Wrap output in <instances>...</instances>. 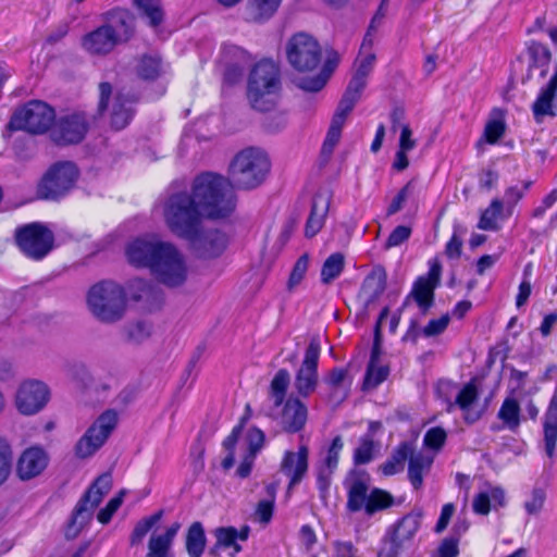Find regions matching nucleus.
Masks as SVG:
<instances>
[{"label": "nucleus", "mask_w": 557, "mask_h": 557, "mask_svg": "<svg viewBox=\"0 0 557 557\" xmlns=\"http://www.w3.org/2000/svg\"><path fill=\"white\" fill-rule=\"evenodd\" d=\"M236 208V196L224 176L214 173L198 175L190 193H171L163 205V216L170 231L182 238H194L203 218L224 219Z\"/></svg>", "instance_id": "1"}, {"label": "nucleus", "mask_w": 557, "mask_h": 557, "mask_svg": "<svg viewBox=\"0 0 557 557\" xmlns=\"http://www.w3.org/2000/svg\"><path fill=\"white\" fill-rule=\"evenodd\" d=\"M271 162L265 151L248 147L238 151L230 163L228 177H224L234 188L251 190L263 184L270 173Z\"/></svg>", "instance_id": "2"}, {"label": "nucleus", "mask_w": 557, "mask_h": 557, "mask_svg": "<svg viewBox=\"0 0 557 557\" xmlns=\"http://www.w3.org/2000/svg\"><path fill=\"white\" fill-rule=\"evenodd\" d=\"M347 492L346 507L351 512L363 510L367 516L394 505V497L385 490L370 488L371 479L364 471H351L344 482Z\"/></svg>", "instance_id": "3"}, {"label": "nucleus", "mask_w": 557, "mask_h": 557, "mask_svg": "<svg viewBox=\"0 0 557 557\" xmlns=\"http://www.w3.org/2000/svg\"><path fill=\"white\" fill-rule=\"evenodd\" d=\"M127 297L124 288L111 281L94 285L87 295V306L91 314L104 323L121 320L126 311Z\"/></svg>", "instance_id": "4"}, {"label": "nucleus", "mask_w": 557, "mask_h": 557, "mask_svg": "<svg viewBox=\"0 0 557 557\" xmlns=\"http://www.w3.org/2000/svg\"><path fill=\"white\" fill-rule=\"evenodd\" d=\"M280 90V71L269 60L256 64L248 82V99L259 111H269L275 103Z\"/></svg>", "instance_id": "5"}, {"label": "nucleus", "mask_w": 557, "mask_h": 557, "mask_svg": "<svg viewBox=\"0 0 557 557\" xmlns=\"http://www.w3.org/2000/svg\"><path fill=\"white\" fill-rule=\"evenodd\" d=\"M132 33V18L122 14L115 22L100 26L85 35L82 46L89 54L106 55L113 51L119 44L127 41Z\"/></svg>", "instance_id": "6"}, {"label": "nucleus", "mask_w": 557, "mask_h": 557, "mask_svg": "<svg viewBox=\"0 0 557 557\" xmlns=\"http://www.w3.org/2000/svg\"><path fill=\"white\" fill-rule=\"evenodd\" d=\"M119 422L114 409L103 411L85 431L74 446V454L79 459L92 457L108 441Z\"/></svg>", "instance_id": "7"}, {"label": "nucleus", "mask_w": 557, "mask_h": 557, "mask_svg": "<svg viewBox=\"0 0 557 557\" xmlns=\"http://www.w3.org/2000/svg\"><path fill=\"white\" fill-rule=\"evenodd\" d=\"M150 273L168 287H180L188 277V267L183 253L171 243L164 247Z\"/></svg>", "instance_id": "8"}, {"label": "nucleus", "mask_w": 557, "mask_h": 557, "mask_svg": "<svg viewBox=\"0 0 557 557\" xmlns=\"http://www.w3.org/2000/svg\"><path fill=\"white\" fill-rule=\"evenodd\" d=\"M55 120L54 110L46 102L34 100L17 109L9 123L12 131H26L30 134L47 132Z\"/></svg>", "instance_id": "9"}, {"label": "nucleus", "mask_w": 557, "mask_h": 557, "mask_svg": "<svg viewBox=\"0 0 557 557\" xmlns=\"http://www.w3.org/2000/svg\"><path fill=\"white\" fill-rule=\"evenodd\" d=\"M319 42L306 33L294 35L286 45V55L289 64L299 72L314 70L321 61Z\"/></svg>", "instance_id": "10"}, {"label": "nucleus", "mask_w": 557, "mask_h": 557, "mask_svg": "<svg viewBox=\"0 0 557 557\" xmlns=\"http://www.w3.org/2000/svg\"><path fill=\"white\" fill-rule=\"evenodd\" d=\"M53 234L40 223H30L16 231V243L21 250L34 260L46 257L53 247Z\"/></svg>", "instance_id": "11"}, {"label": "nucleus", "mask_w": 557, "mask_h": 557, "mask_svg": "<svg viewBox=\"0 0 557 557\" xmlns=\"http://www.w3.org/2000/svg\"><path fill=\"white\" fill-rule=\"evenodd\" d=\"M77 175V169L72 162L53 165L42 177L38 186V196L42 199H58L64 196L74 186Z\"/></svg>", "instance_id": "12"}, {"label": "nucleus", "mask_w": 557, "mask_h": 557, "mask_svg": "<svg viewBox=\"0 0 557 557\" xmlns=\"http://www.w3.org/2000/svg\"><path fill=\"white\" fill-rule=\"evenodd\" d=\"M320 351L321 346L319 338L312 337L305 351L304 360L294 381V387L301 397H309L318 386V362Z\"/></svg>", "instance_id": "13"}, {"label": "nucleus", "mask_w": 557, "mask_h": 557, "mask_svg": "<svg viewBox=\"0 0 557 557\" xmlns=\"http://www.w3.org/2000/svg\"><path fill=\"white\" fill-rule=\"evenodd\" d=\"M48 386L37 380H27L21 383L15 396L17 410L25 416L39 412L49 401Z\"/></svg>", "instance_id": "14"}, {"label": "nucleus", "mask_w": 557, "mask_h": 557, "mask_svg": "<svg viewBox=\"0 0 557 557\" xmlns=\"http://www.w3.org/2000/svg\"><path fill=\"white\" fill-rule=\"evenodd\" d=\"M429 271L419 276L413 283L407 300L412 298L422 311H426L433 304L434 290L438 286L442 276V264L438 258H432L428 262Z\"/></svg>", "instance_id": "15"}, {"label": "nucleus", "mask_w": 557, "mask_h": 557, "mask_svg": "<svg viewBox=\"0 0 557 557\" xmlns=\"http://www.w3.org/2000/svg\"><path fill=\"white\" fill-rule=\"evenodd\" d=\"M168 243L154 237L136 238L126 247L127 261L136 268H147L151 271L153 262L157 261Z\"/></svg>", "instance_id": "16"}, {"label": "nucleus", "mask_w": 557, "mask_h": 557, "mask_svg": "<svg viewBox=\"0 0 557 557\" xmlns=\"http://www.w3.org/2000/svg\"><path fill=\"white\" fill-rule=\"evenodd\" d=\"M88 123L85 114L70 113L60 117L54 124L51 137L58 145L77 144L85 137Z\"/></svg>", "instance_id": "17"}, {"label": "nucleus", "mask_w": 557, "mask_h": 557, "mask_svg": "<svg viewBox=\"0 0 557 557\" xmlns=\"http://www.w3.org/2000/svg\"><path fill=\"white\" fill-rule=\"evenodd\" d=\"M100 101L99 110L103 111L110 109L111 125L115 129L124 128L132 120L133 112L129 107L131 101L121 92H117L112 103L110 104V97L112 95V87L109 83H101L99 86Z\"/></svg>", "instance_id": "18"}, {"label": "nucleus", "mask_w": 557, "mask_h": 557, "mask_svg": "<svg viewBox=\"0 0 557 557\" xmlns=\"http://www.w3.org/2000/svg\"><path fill=\"white\" fill-rule=\"evenodd\" d=\"M309 469V448L300 445L297 451L286 450L280 462V472L288 479L290 492L307 475Z\"/></svg>", "instance_id": "19"}, {"label": "nucleus", "mask_w": 557, "mask_h": 557, "mask_svg": "<svg viewBox=\"0 0 557 557\" xmlns=\"http://www.w3.org/2000/svg\"><path fill=\"white\" fill-rule=\"evenodd\" d=\"M186 239L191 243L199 257L205 259L221 256L228 243L227 236L224 233L218 230L201 232V227L194 238Z\"/></svg>", "instance_id": "20"}, {"label": "nucleus", "mask_w": 557, "mask_h": 557, "mask_svg": "<svg viewBox=\"0 0 557 557\" xmlns=\"http://www.w3.org/2000/svg\"><path fill=\"white\" fill-rule=\"evenodd\" d=\"M387 273L382 265H375L366 276L358 293V300L366 309L375 305L386 289Z\"/></svg>", "instance_id": "21"}, {"label": "nucleus", "mask_w": 557, "mask_h": 557, "mask_svg": "<svg viewBox=\"0 0 557 557\" xmlns=\"http://www.w3.org/2000/svg\"><path fill=\"white\" fill-rule=\"evenodd\" d=\"M49 457L40 447L25 449L16 463V475L22 481H28L40 475L47 468Z\"/></svg>", "instance_id": "22"}, {"label": "nucleus", "mask_w": 557, "mask_h": 557, "mask_svg": "<svg viewBox=\"0 0 557 557\" xmlns=\"http://www.w3.org/2000/svg\"><path fill=\"white\" fill-rule=\"evenodd\" d=\"M308 418L306 405L296 397H289L277 417L282 429L288 433H296L304 429Z\"/></svg>", "instance_id": "23"}, {"label": "nucleus", "mask_w": 557, "mask_h": 557, "mask_svg": "<svg viewBox=\"0 0 557 557\" xmlns=\"http://www.w3.org/2000/svg\"><path fill=\"white\" fill-rule=\"evenodd\" d=\"M112 475L109 472L98 476L94 484L85 493L84 497L79 500L76 508L84 512H88V517L92 519L95 509L102 502L103 497L110 492L112 488Z\"/></svg>", "instance_id": "24"}, {"label": "nucleus", "mask_w": 557, "mask_h": 557, "mask_svg": "<svg viewBox=\"0 0 557 557\" xmlns=\"http://www.w3.org/2000/svg\"><path fill=\"white\" fill-rule=\"evenodd\" d=\"M248 53L238 46L224 45L221 51V61L226 66L225 79L233 83L242 76L243 69L248 62Z\"/></svg>", "instance_id": "25"}, {"label": "nucleus", "mask_w": 557, "mask_h": 557, "mask_svg": "<svg viewBox=\"0 0 557 557\" xmlns=\"http://www.w3.org/2000/svg\"><path fill=\"white\" fill-rule=\"evenodd\" d=\"M543 433L545 453L552 458L557 443V385L544 414Z\"/></svg>", "instance_id": "26"}, {"label": "nucleus", "mask_w": 557, "mask_h": 557, "mask_svg": "<svg viewBox=\"0 0 557 557\" xmlns=\"http://www.w3.org/2000/svg\"><path fill=\"white\" fill-rule=\"evenodd\" d=\"M330 208V198L326 195L318 194L312 200L310 214L305 226V235L308 238L314 237L323 227Z\"/></svg>", "instance_id": "27"}, {"label": "nucleus", "mask_w": 557, "mask_h": 557, "mask_svg": "<svg viewBox=\"0 0 557 557\" xmlns=\"http://www.w3.org/2000/svg\"><path fill=\"white\" fill-rule=\"evenodd\" d=\"M181 527V523L175 521L163 531L153 532L149 540V553L147 557H166Z\"/></svg>", "instance_id": "28"}, {"label": "nucleus", "mask_w": 557, "mask_h": 557, "mask_svg": "<svg viewBox=\"0 0 557 557\" xmlns=\"http://www.w3.org/2000/svg\"><path fill=\"white\" fill-rule=\"evenodd\" d=\"M479 396L478 388L474 383L470 382L466 384L458 395L456 396L455 403H447V410L451 411L455 406H458L463 411V418L467 422H475L480 414L478 412H472L471 406L476 401Z\"/></svg>", "instance_id": "29"}, {"label": "nucleus", "mask_w": 557, "mask_h": 557, "mask_svg": "<svg viewBox=\"0 0 557 557\" xmlns=\"http://www.w3.org/2000/svg\"><path fill=\"white\" fill-rule=\"evenodd\" d=\"M281 2L282 0H247L244 17L248 22H264L277 11Z\"/></svg>", "instance_id": "30"}, {"label": "nucleus", "mask_w": 557, "mask_h": 557, "mask_svg": "<svg viewBox=\"0 0 557 557\" xmlns=\"http://www.w3.org/2000/svg\"><path fill=\"white\" fill-rule=\"evenodd\" d=\"M507 210L504 202L498 198L491 201L490 206L482 211L478 227L482 231H498L500 228L499 221L506 220Z\"/></svg>", "instance_id": "31"}, {"label": "nucleus", "mask_w": 557, "mask_h": 557, "mask_svg": "<svg viewBox=\"0 0 557 557\" xmlns=\"http://www.w3.org/2000/svg\"><path fill=\"white\" fill-rule=\"evenodd\" d=\"M249 534V528L244 527L240 531H237L233 527H222L218 528L214 531L215 536V545L214 548H233L232 554H237L240 552V546L237 541H246Z\"/></svg>", "instance_id": "32"}, {"label": "nucleus", "mask_w": 557, "mask_h": 557, "mask_svg": "<svg viewBox=\"0 0 557 557\" xmlns=\"http://www.w3.org/2000/svg\"><path fill=\"white\" fill-rule=\"evenodd\" d=\"M557 89V70L549 79L547 86L541 91L537 99L532 106L534 119L536 122H542L545 115H553L552 101Z\"/></svg>", "instance_id": "33"}, {"label": "nucleus", "mask_w": 557, "mask_h": 557, "mask_svg": "<svg viewBox=\"0 0 557 557\" xmlns=\"http://www.w3.org/2000/svg\"><path fill=\"white\" fill-rule=\"evenodd\" d=\"M433 458L426 454L411 453L409 458L408 478L416 490H419L423 484V474L429 471Z\"/></svg>", "instance_id": "34"}, {"label": "nucleus", "mask_w": 557, "mask_h": 557, "mask_svg": "<svg viewBox=\"0 0 557 557\" xmlns=\"http://www.w3.org/2000/svg\"><path fill=\"white\" fill-rule=\"evenodd\" d=\"M367 81L368 79L354 74L337 108L343 112L350 113L355 104L360 99L361 94L367 86Z\"/></svg>", "instance_id": "35"}, {"label": "nucleus", "mask_w": 557, "mask_h": 557, "mask_svg": "<svg viewBox=\"0 0 557 557\" xmlns=\"http://www.w3.org/2000/svg\"><path fill=\"white\" fill-rule=\"evenodd\" d=\"M250 411H251L250 406L247 405L246 406V414L242 418L239 424L233 429L232 433L223 442V447L227 451V455L222 460V467L225 470L231 469L235 463V450H236V446L238 444V437L242 433L244 424L250 417Z\"/></svg>", "instance_id": "36"}, {"label": "nucleus", "mask_w": 557, "mask_h": 557, "mask_svg": "<svg viewBox=\"0 0 557 557\" xmlns=\"http://www.w3.org/2000/svg\"><path fill=\"white\" fill-rule=\"evenodd\" d=\"M497 417L503 421L505 428L516 432L520 426V405L513 397H506L503 401Z\"/></svg>", "instance_id": "37"}, {"label": "nucleus", "mask_w": 557, "mask_h": 557, "mask_svg": "<svg viewBox=\"0 0 557 557\" xmlns=\"http://www.w3.org/2000/svg\"><path fill=\"white\" fill-rule=\"evenodd\" d=\"M412 447L409 443H401L391 458L381 466L384 475L396 474L404 469L405 461L410 458Z\"/></svg>", "instance_id": "38"}, {"label": "nucleus", "mask_w": 557, "mask_h": 557, "mask_svg": "<svg viewBox=\"0 0 557 557\" xmlns=\"http://www.w3.org/2000/svg\"><path fill=\"white\" fill-rule=\"evenodd\" d=\"M206 535L200 522H194L186 534V549L191 557H200L205 550Z\"/></svg>", "instance_id": "39"}, {"label": "nucleus", "mask_w": 557, "mask_h": 557, "mask_svg": "<svg viewBox=\"0 0 557 557\" xmlns=\"http://www.w3.org/2000/svg\"><path fill=\"white\" fill-rule=\"evenodd\" d=\"M348 112H343L338 108L336 109L329 132L326 134V138L323 144V151L324 152H332L336 144L338 143L341 135H342V128L346 122V119L348 116Z\"/></svg>", "instance_id": "40"}, {"label": "nucleus", "mask_w": 557, "mask_h": 557, "mask_svg": "<svg viewBox=\"0 0 557 557\" xmlns=\"http://www.w3.org/2000/svg\"><path fill=\"white\" fill-rule=\"evenodd\" d=\"M289 383L290 375L285 369L278 370L272 379L270 396L276 407L283 404Z\"/></svg>", "instance_id": "41"}, {"label": "nucleus", "mask_w": 557, "mask_h": 557, "mask_svg": "<svg viewBox=\"0 0 557 557\" xmlns=\"http://www.w3.org/2000/svg\"><path fill=\"white\" fill-rule=\"evenodd\" d=\"M136 73L141 79L158 78L162 73L161 60L156 55H144L137 63Z\"/></svg>", "instance_id": "42"}, {"label": "nucleus", "mask_w": 557, "mask_h": 557, "mask_svg": "<svg viewBox=\"0 0 557 557\" xmlns=\"http://www.w3.org/2000/svg\"><path fill=\"white\" fill-rule=\"evenodd\" d=\"M345 261L341 252L332 253L323 263L321 269V281L330 284L337 278L344 270Z\"/></svg>", "instance_id": "43"}, {"label": "nucleus", "mask_w": 557, "mask_h": 557, "mask_svg": "<svg viewBox=\"0 0 557 557\" xmlns=\"http://www.w3.org/2000/svg\"><path fill=\"white\" fill-rule=\"evenodd\" d=\"M388 368L379 364L377 361H369L363 381V389H373L386 380Z\"/></svg>", "instance_id": "44"}, {"label": "nucleus", "mask_w": 557, "mask_h": 557, "mask_svg": "<svg viewBox=\"0 0 557 557\" xmlns=\"http://www.w3.org/2000/svg\"><path fill=\"white\" fill-rule=\"evenodd\" d=\"M419 527L420 521L417 517L406 516L395 527L394 534H396V539L411 543Z\"/></svg>", "instance_id": "45"}, {"label": "nucleus", "mask_w": 557, "mask_h": 557, "mask_svg": "<svg viewBox=\"0 0 557 557\" xmlns=\"http://www.w3.org/2000/svg\"><path fill=\"white\" fill-rule=\"evenodd\" d=\"M125 334L129 342L141 343L151 336L152 325L144 320L132 322L125 326Z\"/></svg>", "instance_id": "46"}, {"label": "nucleus", "mask_w": 557, "mask_h": 557, "mask_svg": "<svg viewBox=\"0 0 557 557\" xmlns=\"http://www.w3.org/2000/svg\"><path fill=\"white\" fill-rule=\"evenodd\" d=\"M136 4L152 26H157L162 22L163 12L159 0H136Z\"/></svg>", "instance_id": "47"}, {"label": "nucleus", "mask_w": 557, "mask_h": 557, "mask_svg": "<svg viewBox=\"0 0 557 557\" xmlns=\"http://www.w3.org/2000/svg\"><path fill=\"white\" fill-rule=\"evenodd\" d=\"M162 515H163V511L159 510L158 512L141 519L135 525L134 531L132 533V536H131L132 544L141 542V540L152 529V527L161 520Z\"/></svg>", "instance_id": "48"}, {"label": "nucleus", "mask_w": 557, "mask_h": 557, "mask_svg": "<svg viewBox=\"0 0 557 557\" xmlns=\"http://www.w3.org/2000/svg\"><path fill=\"white\" fill-rule=\"evenodd\" d=\"M264 443V434L259 429L248 431L245 441L240 444L243 453L255 456L261 449Z\"/></svg>", "instance_id": "49"}, {"label": "nucleus", "mask_w": 557, "mask_h": 557, "mask_svg": "<svg viewBox=\"0 0 557 557\" xmlns=\"http://www.w3.org/2000/svg\"><path fill=\"white\" fill-rule=\"evenodd\" d=\"M90 520L91 518L88 517V512L75 508L73 517L65 528V536L67 539L76 537Z\"/></svg>", "instance_id": "50"}, {"label": "nucleus", "mask_w": 557, "mask_h": 557, "mask_svg": "<svg viewBox=\"0 0 557 557\" xmlns=\"http://www.w3.org/2000/svg\"><path fill=\"white\" fill-rule=\"evenodd\" d=\"M267 491H268L270 498L260 500L257 506V510H256V515H257L258 519L263 523H268L272 518L276 485L275 484L268 485Z\"/></svg>", "instance_id": "51"}, {"label": "nucleus", "mask_w": 557, "mask_h": 557, "mask_svg": "<svg viewBox=\"0 0 557 557\" xmlns=\"http://www.w3.org/2000/svg\"><path fill=\"white\" fill-rule=\"evenodd\" d=\"M308 267H309V257H308V255H302L301 257L298 258V260L294 264V268L289 275V278L287 282L288 290H293L296 286H298L300 284V282L304 280V277L307 273Z\"/></svg>", "instance_id": "52"}, {"label": "nucleus", "mask_w": 557, "mask_h": 557, "mask_svg": "<svg viewBox=\"0 0 557 557\" xmlns=\"http://www.w3.org/2000/svg\"><path fill=\"white\" fill-rule=\"evenodd\" d=\"M12 449L8 441L0 437V485L3 484L11 469Z\"/></svg>", "instance_id": "53"}, {"label": "nucleus", "mask_w": 557, "mask_h": 557, "mask_svg": "<svg viewBox=\"0 0 557 557\" xmlns=\"http://www.w3.org/2000/svg\"><path fill=\"white\" fill-rule=\"evenodd\" d=\"M375 60L376 57L373 51L366 52V54L359 53L355 62L356 70L354 74L368 79L374 67Z\"/></svg>", "instance_id": "54"}, {"label": "nucleus", "mask_w": 557, "mask_h": 557, "mask_svg": "<svg viewBox=\"0 0 557 557\" xmlns=\"http://www.w3.org/2000/svg\"><path fill=\"white\" fill-rule=\"evenodd\" d=\"M505 133V123L502 119H492L490 120L485 127L483 137L488 144H495L499 138L503 137Z\"/></svg>", "instance_id": "55"}, {"label": "nucleus", "mask_w": 557, "mask_h": 557, "mask_svg": "<svg viewBox=\"0 0 557 557\" xmlns=\"http://www.w3.org/2000/svg\"><path fill=\"white\" fill-rule=\"evenodd\" d=\"M447 434L443 428L435 426L431 428L424 435V446L440 450L446 442Z\"/></svg>", "instance_id": "56"}, {"label": "nucleus", "mask_w": 557, "mask_h": 557, "mask_svg": "<svg viewBox=\"0 0 557 557\" xmlns=\"http://www.w3.org/2000/svg\"><path fill=\"white\" fill-rule=\"evenodd\" d=\"M414 190V182L409 181L395 196V198L392 200L391 205L387 208V215H393L401 210L404 203L408 199V197L413 193Z\"/></svg>", "instance_id": "57"}, {"label": "nucleus", "mask_w": 557, "mask_h": 557, "mask_svg": "<svg viewBox=\"0 0 557 557\" xmlns=\"http://www.w3.org/2000/svg\"><path fill=\"white\" fill-rule=\"evenodd\" d=\"M124 495L125 491L122 490L115 497L110 499L107 506L98 512L97 519L99 522L107 524L111 520L112 516L122 505Z\"/></svg>", "instance_id": "58"}, {"label": "nucleus", "mask_w": 557, "mask_h": 557, "mask_svg": "<svg viewBox=\"0 0 557 557\" xmlns=\"http://www.w3.org/2000/svg\"><path fill=\"white\" fill-rule=\"evenodd\" d=\"M373 456V442L370 438H362L354 454V460L358 465L368 463Z\"/></svg>", "instance_id": "59"}, {"label": "nucleus", "mask_w": 557, "mask_h": 557, "mask_svg": "<svg viewBox=\"0 0 557 557\" xmlns=\"http://www.w3.org/2000/svg\"><path fill=\"white\" fill-rule=\"evenodd\" d=\"M545 502V492L542 488H534L530 499L524 503V508L529 515H537L543 508Z\"/></svg>", "instance_id": "60"}, {"label": "nucleus", "mask_w": 557, "mask_h": 557, "mask_svg": "<svg viewBox=\"0 0 557 557\" xmlns=\"http://www.w3.org/2000/svg\"><path fill=\"white\" fill-rule=\"evenodd\" d=\"M343 441L341 436H336L327 450V454L321 463L336 469L338 465L339 453L343 449Z\"/></svg>", "instance_id": "61"}, {"label": "nucleus", "mask_w": 557, "mask_h": 557, "mask_svg": "<svg viewBox=\"0 0 557 557\" xmlns=\"http://www.w3.org/2000/svg\"><path fill=\"white\" fill-rule=\"evenodd\" d=\"M334 468L319 463L317 467V484L321 493L327 492L331 479L334 472Z\"/></svg>", "instance_id": "62"}, {"label": "nucleus", "mask_w": 557, "mask_h": 557, "mask_svg": "<svg viewBox=\"0 0 557 557\" xmlns=\"http://www.w3.org/2000/svg\"><path fill=\"white\" fill-rule=\"evenodd\" d=\"M411 234V230L408 226L399 225L389 234L385 248L389 249L392 247H396L406 242Z\"/></svg>", "instance_id": "63"}, {"label": "nucleus", "mask_w": 557, "mask_h": 557, "mask_svg": "<svg viewBox=\"0 0 557 557\" xmlns=\"http://www.w3.org/2000/svg\"><path fill=\"white\" fill-rule=\"evenodd\" d=\"M131 296L135 300L146 299L150 296L152 288L151 285L144 280H134L131 285Z\"/></svg>", "instance_id": "64"}]
</instances>
